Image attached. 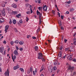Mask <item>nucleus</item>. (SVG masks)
<instances>
[{
  "instance_id": "1",
  "label": "nucleus",
  "mask_w": 76,
  "mask_h": 76,
  "mask_svg": "<svg viewBox=\"0 0 76 76\" xmlns=\"http://www.w3.org/2000/svg\"><path fill=\"white\" fill-rule=\"evenodd\" d=\"M43 56L42 54L41 53H39L38 54V59H42V61L44 62L45 61V60L44 58H42Z\"/></svg>"
},
{
  "instance_id": "2",
  "label": "nucleus",
  "mask_w": 76,
  "mask_h": 76,
  "mask_svg": "<svg viewBox=\"0 0 76 76\" xmlns=\"http://www.w3.org/2000/svg\"><path fill=\"white\" fill-rule=\"evenodd\" d=\"M74 70V67H71V66L69 65L68 69V70H70V72H71V73H72V72H73V70Z\"/></svg>"
},
{
  "instance_id": "3",
  "label": "nucleus",
  "mask_w": 76,
  "mask_h": 76,
  "mask_svg": "<svg viewBox=\"0 0 76 76\" xmlns=\"http://www.w3.org/2000/svg\"><path fill=\"white\" fill-rule=\"evenodd\" d=\"M14 53L15 55H16V56H18L19 54L18 53V50H15L14 52Z\"/></svg>"
},
{
  "instance_id": "4",
  "label": "nucleus",
  "mask_w": 76,
  "mask_h": 76,
  "mask_svg": "<svg viewBox=\"0 0 76 76\" xmlns=\"http://www.w3.org/2000/svg\"><path fill=\"white\" fill-rule=\"evenodd\" d=\"M4 50V48L3 47H1L0 48V52L1 53H3V51Z\"/></svg>"
},
{
  "instance_id": "5",
  "label": "nucleus",
  "mask_w": 76,
  "mask_h": 76,
  "mask_svg": "<svg viewBox=\"0 0 76 76\" xmlns=\"http://www.w3.org/2000/svg\"><path fill=\"white\" fill-rule=\"evenodd\" d=\"M43 9L45 11H47V5H45L43 7Z\"/></svg>"
},
{
  "instance_id": "6",
  "label": "nucleus",
  "mask_w": 76,
  "mask_h": 76,
  "mask_svg": "<svg viewBox=\"0 0 76 76\" xmlns=\"http://www.w3.org/2000/svg\"><path fill=\"white\" fill-rule=\"evenodd\" d=\"M11 7H13L14 8H17V6L16 5V4H12L11 5Z\"/></svg>"
},
{
  "instance_id": "7",
  "label": "nucleus",
  "mask_w": 76,
  "mask_h": 76,
  "mask_svg": "<svg viewBox=\"0 0 76 76\" xmlns=\"http://www.w3.org/2000/svg\"><path fill=\"white\" fill-rule=\"evenodd\" d=\"M5 75L7 76L8 74V76L9 75V71H7V72L6 71L4 73Z\"/></svg>"
},
{
  "instance_id": "8",
  "label": "nucleus",
  "mask_w": 76,
  "mask_h": 76,
  "mask_svg": "<svg viewBox=\"0 0 76 76\" xmlns=\"http://www.w3.org/2000/svg\"><path fill=\"white\" fill-rule=\"evenodd\" d=\"M1 13L2 14V16H5V12L4 10H2L1 12Z\"/></svg>"
},
{
  "instance_id": "9",
  "label": "nucleus",
  "mask_w": 76,
  "mask_h": 76,
  "mask_svg": "<svg viewBox=\"0 0 76 76\" xmlns=\"http://www.w3.org/2000/svg\"><path fill=\"white\" fill-rule=\"evenodd\" d=\"M4 21V19L3 18L0 19V23H3V22Z\"/></svg>"
},
{
  "instance_id": "10",
  "label": "nucleus",
  "mask_w": 76,
  "mask_h": 76,
  "mask_svg": "<svg viewBox=\"0 0 76 76\" xmlns=\"http://www.w3.org/2000/svg\"><path fill=\"white\" fill-rule=\"evenodd\" d=\"M34 49H35V51H37L38 50V47L37 46H36L34 47Z\"/></svg>"
},
{
  "instance_id": "11",
  "label": "nucleus",
  "mask_w": 76,
  "mask_h": 76,
  "mask_svg": "<svg viewBox=\"0 0 76 76\" xmlns=\"http://www.w3.org/2000/svg\"><path fill=\"white\" fill-rule=\"evenodd\" d=\"M16 20H14L12 21L13 23V24H14V25H15L16 23Z\"/></svg>"
},
{
  "instance_id": "12",
  "label": "nucleus",
  "mask_w": 76,
  "mask_h": 76,
  "mask_svg": "<svg viewBox=\"0 0 76 76\" xmlns=\"http://www.w3.org/2000/svg\"><path fill=\"white\" fill-rule=\"evenodd\" d=\"M9 26H5V31H7V29H8V28H9Z\"/></svg>"
},
{
  "instance_id": "13",
  "label": "nucleus",
  "mask_w": 76,
  "mask_h": 76,
  "mask_svg": "<svg viewBox=\"0 0 76 76\" xmlns=\"http://www.w3.org/2000/svg\"><path fill=\"white\" fill-rule=\"evenodd\" d=\"M30 70L31 71V74L32 73V70H33V69L32 68V67H31L30 68Z\"/></svg>"
},
{
  "instance_id": "14",
  "label": "nucleus",
  "mask_w": 76,
  "mask_h": 76,
  "mask_svg": "<svg viewBox=\"0 0 76 76\" xmlns=\"http://www.w3.org/2000/svg\"><path fill=\"white\" fill-rule=\"evenodd\" d=\"M37 14L38 15H39V14H40V12L38 11V10H37Z\"/></svg>"
},
{
  "instance_id": "15",
  "label": "nucleus",
  "mask_w": 76,
  "mask_h": 76,
  "mask_svg": "<svg viewBox=\"0 0 76 76\" xmlns=\"http://www.w3.org/2000/svg\"><path fill=\"white\" fill-rule=\"evenodd\" d=\"M58 62V61L57 60L54 63V65H57V64Z\"/></svg>"
},
{
  "instance_id": "16",
  "label": "nucleus",
  "mask_w": 76,
  "mask_h": 76,
  "mask_svg": "<svg viewBox=\"0 0 76 76\" xmlns=\"http://www.w3.org/2000/svg\"><path fill=\"white\" fill-rule=\"evenodd\" d=\"M38 9L39 10H42V7H38Z\"/></svg>"
},
{
  "instance_id": "17",
  "label": "nucleus",
  "mask_w": 76,
  "mask_h": 76,
  "mask_svg": "<svg viewBox=\"0 0 76 76\" xmlns=\"http://www.w3.org/2000/svg\"><path fill=\"white\" fill-rule=\"evenodd\" d=\"M19 69V67L14 66L13 67V69H14V70H16V69Z\"/></svg>"
},
{
  "instance_id": "18",
  "label": "nucleus",
  "mask_w": 76,
  "mask_h": 76,
  "mask_svg": "<svg viewBox=\"0 0 76 76\" xmlns=\"http://www.w3.org/2000/svg\"><path fill=\"white\" fill-rule=\"evenodd\" d=\"M20 70L21 71V72H24V70H23V69L22 68H20Z\"/></svg>"
},
{
  "instance_id": "19",
  "label": "nucleus",
  "mask_w": 76,
  "mask_h": 76,
  "mask_svg": "<svg viewBox=\"0 0 76 76\" xmlns=\"http://www.w3.org/2000/svg\"><path fill=\"white\" fill-rule=\"evenodd\" d=\"M73 54H72L71 55L70 54L69 56L68 57H67V59H68V58L69 57H73Z\"/></svg>"
},
{
  "instance_id": "20",
  "label": "nucleus",
  "mask_w": 76,
  "mask_h": 76,
  "mask_svg": "<svg viewBox=\"0 0 76 76\" xmlns=\"http://www.w3.org/2000/svg\"><path fill=\"white\" fill-rule=\"evenodd\" d=\"M40 28H39L37 30V34H38V33L39 32V31Z\"/></svg>"
},
{
  "instance_id": "21",
  "label": "nucleus",
  "mask_w": 76,
  "mask_h": 76,
  "mask_svg": "<svg viewBox=\"0 0 76 76\" xmlns=\"http://www.w3.org/2000/svg\"><path fill=\"white\" fill-rule=\"evenodd\" d=\"M53 70H57V68L56 67V66H54L53 67Z\"/></svg>"
},
{
  "instance_id": "22",
  "label": "nucleus",
  "mask_w": 76,
  "mask_h": 76,
  "mask_svg": "<svg viewBox=\"0 0 76 76\" xmlns=\"http://www.w3.org/2000/svg\"><path fill=\"white\" fill-rule=\"evenodd\" d=\"M15 44H18L19 43V41L18 40H17L15 42Z\"/></svg>"
},
{
  "instance_id": "23",
  "label": "nucleus",
  "mask_w": 76,
  "mask_h": 76,
  "mask_svg": "<svg viewBox=\"0 0 76 76\" xmlns=\"http://www.w3.org/2000/svg\"><path fill=\"white\" fill-rule=\"evenodd\" d=\"M72 59H73V58H72L71 57H70L69 58V60H70V61H71V60H72Z\"/></svg>"
},
{
  "instance_id": "24",
  "label": "nucleus",
  "mask_w": 76,
  "mask_h": 76,
  "mask_svg": "<svg viewBox=\"0 0 76 76\" xmlns=\"http://www.w3.org/2000/svg\"><path fill=\"white\" fill-rule=\"evenodd\" d=\"M31 73V71L29 69H28V71H27V73Z\"/></svg>"
},
{
  "instance_id": "25",
  "label": "nucleus",
  "mask_w": 76,
  "mask_h": 76,
  "mask_svg": "<svg viewBox=\"0 0 76 76\" xmlns=\"http://www.w3.org/2000/svg\"><path fill=\"white\" fill-rule=\"evenodd\" d=\"M12 12L14 15H16L17 13V11H12Z\"/></svg>"
},
{
  "instance_id": "26",
  "label": "nucleus",
  "mask_w": 76,
  "mask_h": 76,
  "mask_svg": "<svg viewBox=\"0 0 76 76\" xmlns=\"http://www.w3.org/2000/svg\"><path fill=\"white\" fill-rule=\"evenodd\" d=\"M10 21L9 22L10 24H12V20L10 19Z\"/></svg>"
},
{
  "instance_id": "27",
  "label": "nucleus",
  "mask_w": 76,
  "mask_h": 76,
  "mask_svg": "<svg viewBox=\"0 0 76 76\" xmlns=\"http://www.w3.org/2000/svg\"><path fill=\"white\" fill-rule=\"evenodd\" d=\"M58 23L60 26H61L62 25L61 24V21H60V22H58Z\"/></svg>"
},
{
  "instance_id": "28",
  "label": "nucleus",
  "mask_w": 76,
  "mask_h": 76,
  "mask_svg": "<svg viewBox=\"0 0 76 76\" xmlns=\"http://www.w3.org/2000/svg\"><path fill=\"white\" fill-rule=\"evenodd\" d=\"M1 6L2 7H4L5 6V4H1Z\"/></svg>"
},
{
  "instance_id": "29",
  "label": "nucleus",
  "mask_w": 76,
  "mask_h": 76,
  "mask_svg": "<svg viewBox=\"0 0 76 76\" xmlns=\"http://www.w3.org/2000/svg\"><path fill=\"white\" fill-rule=\"evenodd\" d=\"M66 3H68V4H70V3H71V1H67Z\"/></svg>"
},
{
  "instance_id": "30",
  "label": "nucleus",
  "mask_w": 76,
  "mask_h": 76,
  "mask_svg": "<svg viewBox=\"0 0 76 76\" xmlns=\"http://www.w3.org/2000/svg\"><path fill=\"white\" fill-rule=\"evenodd\" d=\"M14 43V42L13 41H11L10 42V44H11V45H13V44Z\"/></svg>"
},
{
  "instance_id": "31",
  "label": "nucleus",
  "mask_w": 76,
  "mask_h": 76,
  "mask_svg": "<svg viewBox=\"0 0 76 76\" xmlns=\"http://www.w3.org/2000/svg\"><path fill=\"white\" fill-rule=\"evenodd\" d=\"M65 51H68V50H69V48H65Z\"/></svg>"
},
{
  "instance_id": "32",
  "label": "nucleus",
  "mask_w": 76,
  "mask_h": 76,
  "mask_svg": "<svg viewBox=\"0 0 76 76\" xmlns=\"http://www.w3.org/2000/svg\"><path fill=\"white\" fill-rule=\"evenodd\" d=\"M19 44L20 45H23V42H20Z\"/></svg>"
},
{
  "instance_id": "33",
  "label": "nucleus",
  "mask_w": 76,
  "mask_h": 76,
  "mask_svg": "<svg viewBox=\"0 0 76 76\" xmlns=\"http://www.w3.org/2000/svg\"><path fill=\"white\" fill-rule=\"evenodd\" d=\"M59 54L60 55H62V53L61 52V51H60L59 53Z\"/></svg>"
},
{
  "instance_id": "34",
  "label": "nucleus",
  "mask_w": 76,
  "mask_h": 76,
  "mask_svg": "<svg viewBox=\"0 0 76 76\" xmlns=\"http://www.w3.org/2000/svg\"><path fill=\"white\" fill-rule=\"evenodd\" d=\"M12 60L13 61H15V60L14 59H13V55L12 54Z\"/></svg>"
},
{
  "instance_id": "35",
  "label": "nucleus",
  "mask_w": 76,
  "mask_h": 76,
  "mask_svg": "<svg viewBox=\"0 0 76 76\" xmlns=\"http://www.w3.org/2000/svg\"><path fill=\"white\" fill-rule=\"evenodd\" d=\"M13 57V59H14V60H15L16 58V56H14Z\"/></svg>"
},
{
  "instance_id": "36",
  "label": "nucleus",
  "mask_w": 76,
  "mask_h": 76,
  "mask_svg": "<svg viewBox=\"0 0 76 76\" xmlns=\"http://www.w3.org/2000/svg\"><path fill=\"white\" fill-rule=\"evenodd\" d=\"M40 20H39V24H40V25H41V19H39Z\"/></svg>"
},
{
  "instance_id": "37",
  "label": "nucleus",
  "mask_w": 76,
  "mask_h": 76,
  "mask_svg": "<svg viewBox=\"0 0 76 76\" xmlns=\"http://www.w3.org/2000/svg\"><path fill=\"white\" fill-rule=\"evenodd\" d=\"M52 12L53 15H55L56 14V13H55V11H54L53 10H52Z\"/></svg>"
},
{
  "instance_id": "38",
  "label": "nucleus",
  "mask_w": 76,
  "mask_h": 76,
  "mask_svg": "<svg viewBox=\"0 0 76 76\" xmlns=\"http://www.w3.org/2000/svg\"><path fill=\"white\" fill-rule=\"evenodd\" d=\"M26 22H28V21L29 20V18H28V17H26Z\"/></svg>"
},
{
  "instance_id": "39",
  "label": "nucleus",
  "mask_w": 76,
  "mask_h": 76,
  "mask_svg": "<svg viewBox=\"0 0 76 76\" xmlns=\"http://www.w3.org/2000/svg\"><path fill=\"white\" fill-rule=\"evenodd\" d=\"M61 19H63V18H64V17L62 15H61Z\"/></svg>"
},
{
  "instance_id": "40",
  "label": "nucleus",
  "mask_w": 76,
  "mask_h": 76,
  "mask_svg": "<svg viewBox=\"0 0 76 76\" xmlns=\"http://www.w3.org/2000/svg\"><path fill=\"white\" fill-rule=\"evenodd\" d=\"M3 43H4V44H6L7 43V42H6V40H5L3 42Z\"/></svg>"
},
{
  "instance_id": "41",
  "label": "nucleus",
  "mask_w": 76,
  "mask_h": 76,
  "mask_svg": "<svg viewBox=\"0 0 76 76\" xmlns=\"http://www.w3.org/2000/svg\"><path fill=\"white\" fill-rule=\"evenodd\" d=\"M35 2L36 3H38V0H35Z\"/></svg>"
},
{
  "instance_id": "42",
  "label": "nucleus",
  "mask_w": 76,
  "mask_h": 76,
  "mask_svg": "<svg viewBox=\"0 0 76 76\" xmlns=\"http://www.w3.org/2000/svg\"><path fill=\"white\" fill-rule=\"evenodd\" d=\"M76 73L75 72H74L73 73H72V75H76Z\"/></svg>"
},
{
  "instance_id": "43",
  "label": "nucleus",
  "mask_w": 76,
  "mask_h": 76,
  "mask_svg": "<svg viewBox=\"0 0 76 76\" xmlns=\"http://www.w3.org/2000/svg\"><path fill=\"white\" fill-rule=\"evenodd\" d=\"M31 37V36L30 35H28L27 37V38H30Z\"/></svg>"
},
{
  "instance_id": "44",
  "label": "nucleus",
  "mask_w": 76,
  "mask_h": 76,
  "mask_svg": "<svg viewBox=\"0 0 76 76\" xmlns=\"http://www.w3.org/2000/svg\"><path fill=\"white\" fill-rule=\"evenodd\" d=\"M58 15L59 16V17H60V13H59V12H58Z\"/></svg>"
},
{
  "instance_id": "45",
  "label": "nucleus",
  "mask_w": 76,
  "mask_h": 76,
  "mask_svg": "<svg viewBox=\"0 0 76 76\" xmlns=\"http://www.w3.org/2000/svg\"><path fill=\"white\" fill-rule=\"evenodd\" d=\"M72 61H74V62H75H75H76V59H73V60H72Z\"/></svg>"
},
{
  "instance_id": "46",
  "label": "nucleus",
  "mask_w": 76,
  "mask_h": 76,
  "mask_svg": "<svg viewBox=\"0 0 76 76\" xmlns=\"http://www.w3.org/2000/svg\"><path fill=\"white\" fill-rule=\"evenodd\" d=\"M19 23H23V22L22 21V20H20L19 21Z\"/></svg>"
},
{
  "instance_id": "47",
  "label": "nucleus",
  "mask_w": 76,
  "mask_h": 76,
  "mask_svg": "<svg viewBox=\"0 0 76 76\" xmlns=\"http://www.w3.org/2000/svg\"><path fill=\"white\" fill-rule=\"evenodd\" d=\"M62 48H63V47L62 46H61L60 48H59V50H62Z\"/></svg>"
},
{
  "instance_id": "48",
  "label": "nucleus",
  "mask_w": 76,
  "mask_h": 76,
  "mask_svg": "<svg viewBox=\"0 0 76 76\" xmlns=\"http://www.w3.org/2000/svg\"><path fill=\"white\" fill-rule=\"evenodd\" d=\"M19 50L20 51H22V50H23V48H20Z\"/></svg>"
},
{
  "instance_id": "49",
  "label": "nucleus",
  "mask_w": 76,
  "mask_h": 76,
  "mask_svg": "<svg viewBox=\"0 0 76 76\" xmlns=\"http://www.w3.org/2000/svg\"><path fill=\"white\" fill-rule=\"evenodd\" d=\"M73 44H74V45H76V41H75L74 42Z\"/></svg>"
},
{
  "instance_id": "50",
  "label": "nucleus",
  "mask_w": 76,
  "mask_h": 76,
  "mask_svg": "<svg viewBox=\"0 0 76 76\" xmlns=\"http://www.w3.org/2000/svg\"><path fill=\"white\" fill-rule=\"evenodd\" d=\"M30 10L31 11V13H32V12H33L32 11V8H31Z\"/></svg>"
},
{
  "instance_id": "51",
  "label": "nucleus",
  "mask_w": 76,
  "mask_h": 76,
  "mask_svg": "<svg viewBox=\"0 0 76 76\" xmlns=\"http://www.w3.org/2000/svg\"><path fill=\"white\" fill-rule=\"evenodd\" d=\"M33 75H36V73H35V71H33Z\"/></svg>"
},
{
  "instance_id": "52",
  "label": "nucleus",
  "mask_w": 76,
  "mask_h": 76,
  "mask_svg": "<svg viewBox=\"0 0 76 76\" xmlns=\"http://www.w3.org/2000/svg\"><path fill=\"white\" fill-rule=\"evenodd\" d=\"M32 38H33V39H36V37H34L33 36L32 37Z\"/></svg>"
},
{
  "instance_id": "53",
  "label": "nucleus",
  "mask_w": 76,
  "mask_h": 76,
  "mask_svg": "<svg viewBox=\"0 0 76 76\" xmlns=\"http://www.w3.org/2000/svg\"><path fill=\"white\" fill-rule=\"evenodd\" d=\"M14 30H15V31L16 32H18V30H17V29L16 28H15L14 29Z\"/></svg>"
},
{
  "instance_id": "54",
  "label": "nucleus",
  "mask_w": 76,
  "mask_h": 76,
  "mask_svg": "<svg viewBox=\"0 0 76 76\" xmlns=\"http://www.w3.org/2000/svg\"><path fill=\"white\" fill-rule=\"evenodd\" d=\"M38 3H39H39H41V0H38Z\"/></svg>"
},
{
  "instance_id": "55",
  "label": "nucleus",
  "mask_w": 76,
  "mask_h": 76,
  "mask_svg": "<svg viewBox=\"0 0 76 76\" xmlns=\"http://www.w3.org/2000/svg\"><path fill=\"white\" fill-rule=\"evenodd\" d=\"M61 56H62L61 55L58 54V57H61Z\"/></svg>"
},
{
  "instance_id": "56",
  "label": "nucleus",
  "mask_w": 76,
  "mask_h": 76,
  "mask_svg": "<svg viewBox=\"0 0 76 76\" xmlns=\"http://www.w3.org/2000/svg\"><path fill=\"white\" fill-rule=\"evenodd\" d=\"M67 39H64V42L65 43L66 42H67Z\"/></svg>"
},
{
  "instance_id": "57",
  "label": "nucleus",
  "mask_w": 76,
  "mask_h": 76,
  "mask_svg": "<svg viewBox=\"0 0 76 76\" xmlns=\"http://www.w3.org/2000/svg\"><path fill=\"white\" fill-rule=\"evenodd\" d=\"M16 49L17 50H19V48H18V47L17 46H16Z\"/></svg>"
},
{
  "instance_id": "58",
  "label": "nucleus",
  "mask_w": 76,
  "mask_h": 76,
  "mask_svg": "<svg viewBox=\"0 0 76 76\" xmlns=\"http://www.w3.org/2000/svg\"><path fill=\"white\" fill-rule=\"evenodd\" d=\"M0 72H2V71L1 70V68L0 67Z\"/></svg>"
},
{
  "instance_id": "59",
  "label": "nucleus",
  "mask_w": 76,
  "mask_h": 76,
  "mask_svg": "<svg viewBox=\"0 0 76 76\" xmlns=\"http://www.w3.org/2000/svg\"><path fill=\"white\" fill-rule=\"evenodd\" d=\"M66 14H69V12L68 11H67L66 12Z\"/></svg>"
},
{
  "instance_id": "60",
  "label": "nucleus",
  "mask_w": 76,
  "mask_h": 76,
  "mask_svg": "<svg viewBox=\"0 0 76 76\" xmlns=\"http://www.w3.org/2000/svg\"><path fill=\"white\" fill-rule=\"evenodd\" d=\"M48 41L49 42V43H51V42L50 41V40H48Z\"/></svg>"
},
{
  "instance_id": "61",
  "label": "nucleus",
  "mask_w": 76,
  "mask_h": 76,
  "mask_svg": "<svg viewBox=\"0 0 76 76\" xmlns=\"http://www.w3.org/2000/svg\"><path fill=\"white\" fill-rule=\"evenodd\" d=\"M39 16H42V13H40V14H39Z\"/></svg>"
},
{
  "instance_id": "62",
  "label": "nucleus",
  "mask_w": 76,
  "mask_h": 76,
  "mask_svg": "<svg viewBox=\"0 0 76 76\" xmlns=\"http://www.w3.org/2000/svg\"><path fill=\"white\" fill-rule=\"evenodd\" d=\"M66 55H65V56L63 57V58H66Z\"/></svg>"
},
{
  "instance_id": "63",
  "label": "nucleus",
  "mask_w": 76,
  "mask_h": 76,
  "mask_svg": "<svg viewBox=\"0 0 76 76\" xmlns=\"http://www.w3.org/2000/svg\"><path fill=\"white\" fill-rule=\"evenodd\" d=\"M69 49L70 50H72V47H69Z\"/></svg>"
},
{
  "instance_id": "64",
  "label": "nucleus",
  "mask_w": 76,
  "mask_h": 76,
  "mask_svg": "<svg viewBox=\"0 0 76 76\" xmlns=\"http://www.w3.org/2000/svg\"><path fill=\"white\" fill-rule=\"evenodd\" d=\"M61 29L62 30H64V29H63V27H62V26L61 27Z\"/></svg>"
}]
</instances>
